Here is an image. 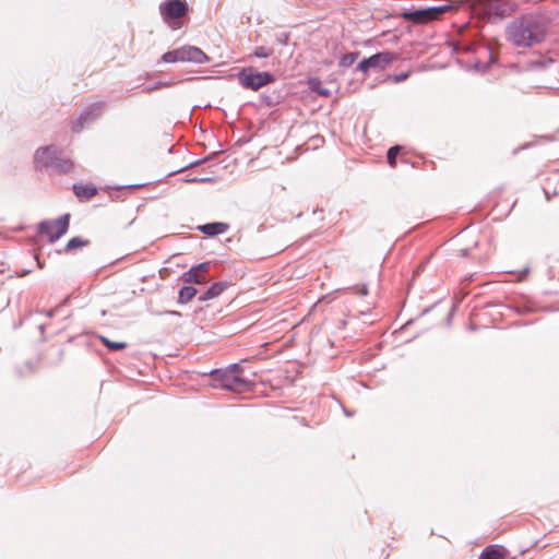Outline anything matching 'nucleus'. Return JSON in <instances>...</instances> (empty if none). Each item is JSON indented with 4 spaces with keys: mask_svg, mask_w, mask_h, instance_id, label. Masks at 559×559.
Wrapping results in <instances>:
<instances>
[{
    "mask_svg": "<svg viewBox=\"0 0 559 559\" xmlns=\"http://www.w3.org/2000/svg\"><path fill=\"white\" fill-rule=\"evenodd\" d=\"M548 24L544 17L526 14L511 22L506 29L507 39L516 47H532L546 36Z\"/></svg>",
    "mask_w": 559,
    "mask_h": 559,
    "instance_id": "obj_1",
    "label": "nucleus"
},
{
    "mask_svg": "<svg viewBox=\"0 0 559 559\" xmlns=\"http://www.w3.org/2000/svg\"><path fill=\"white\" fill-rule=\"evenodd\" d=\"M36 169L49 170L57 175H66L73 168V162L63 157L62 152L55 145H46L36 150L34 154Z\"/></svg>",
    "mask_w": 559,
    "mask_h": 559,
    "instance_id": "obj_2",
    "label": "nucleus"
},
{
    "mask_svg": "<svg viewBox=\"0 0 559 559\" xmlns=\"http://www.w3.org/2000/svg\"><path fill=\"white\" fill-rule=\"evenodd\" d=\"M160 61L165 63L193 62L203 64L209 62L210 58L199 47L186 45L164 52L160 57Z\"/></svg>",
    "mask_w": 559,
    "mask_h": 559,
    "instance_id": "obj_3",
    "label": "nucleus"
},
{
    "mask_svg": "<svg viewBox=\"0 0 559 559\" xmlns=\"http://www.w3.org/2000/svg\"><path fill=\"white\" fill-rule=\"evenodd\" d=\"M188 11L186 0H165L159 4L163 21L174 31L182 27V17L188 14Z\"/></svg>",
    "mask_w": 559,
    "mask_h": 559,
    "instance_id": "obj_4",
    "label": "nucleus"
},
{
    "mask_svg": "<svg viewBox=\"0 0 559 559\" xmlns=\"http://www.w3.org/2000/svg\"><path fill=\"white\" fill-rule=\"evenodd\" d=\"M243 88L258 91L275 81V75L267 71H258L252 67L242 68L237 73Z\"/></svg>",
    "mask_w": 559,
    "mask_h": 559,
    "instance_id": "obj_5",
    "label": "nucleus"
},
{
    "mask_svg": "<svg viewBox=\"0 0 559 559\" xmlns=\"http://www.w3.org/2000/svg\"><path fill=\"white\" fill-rule=\"evenodd\" d=\"M70 219V213H66L57 219H44L37 224V234L40 236H47L48 241L50 243H55L68 233Z\"/></svg>",
    "mask_w": 559,
    "mask_h": 559,
    "instance_id": "obj_6",
    "label": "nucleus"
},
{
    "mask_svg": "<svg viewBox=\"0 0 559 559\" xmlns=\"http://www.w3.org/2000/svg\"><path fill=\"white\" fill-rule=\"evenodd\" d=\"M210 378L214 382V386L227 391H240L251 386V382L249 380L241 376L231 374L226 368L212 370L210 372Z\"/></svg>",
    "mask_w": 559,
    "mask_h": 559,
    "instance_id": "obj_7",
    "label": "nucleus"
},
{
    "mask_svg": "<svg viewBox=\"0 0 559 559\" xmlns=\"http://www.w3.org/2000/svg\"><path fill=\"white\" fill-rule=\"evenodd\" d=\"M396 59L397 56L394 52L389 50L379 51L360 60L354 69V72H360L365 76L371 69L376 71L385 70Z\"/></svg>",
    "mask_w": 559,
    "mask_h": 559,
    "instance_id": "obj_8",
    "label": "nucleus"
},
{
    "mask_svg": "<svg viewBox=\"0 0 559 559\" xmlns=\"http://www.w3.org/2000/svg\"><path fill=\"white\" fill-rule=\"evenodd\" d=\"M518 9L515 0H484V10L491 21L510 16Z\"/></svg>",
    "mask_w": 559,
    "mask_h": 559,
    "instance_id": "obj_9",
    "label": "nucleus"
},
{
    "mask_svg": "<svg viewBox=\"0 0 559 559\" xmlns=\"http://www.w3.org/2000/svg\"><path fill=\"white\" fill-rule=\"evenodd\" d=\"M105 108V103L97 102L88 106L78 119L72 122V131L81 132L86 124L95 121L98 117H100L103 110Z\"/></svg>",
    "mask_w": 559,
    "mask_h": 559,
    "instance_id": "obj_10",
    "label": "nucleus"
},
{
    "mask_svg": "<svg viewBox=\"0 0 559 559\" xmlns=\"http://www.w3.org/2000/svg\"><path fill=\"white\" fill-rule=\"evenodd\" d=\"M396 16L415 25H425L433 22L430 7L420 9H404Z\"/></svg>",
    "mask_w": 559,
    "mask_h": 559,
    "instance_id": "obj_11",
    "label": "nucleus"
},
{
    "mask_svg": "<svg viewBox=\"0 0 559 559\" xmlns=\"http://www.w3.org/2000/svg\"><path fill=\"white\" fill-rule=\"evenodd\" d=\"M72 190L80 202H87L98 193L97 188L91 183H73Z\"/></svg>",
    "mask_w": 559,
    "mask_h": 559,
    "instance_id": "obj_12",
    "label": "nucleus"
},
{
    "mask_svg": "<svg viewBox=\"0 0 559 559\" xmlns=\"http://www.w3.org/2000/svg\"><path fill=\"white\" fill-rule=\"evenodd\" d=\"M37 360L28 359L22 365H16L13 368V376L16 380L26 379L37 371Z\"/></svg>",
    "mask_w": 559,
    "mask_h": 559,
    "instance_id": "obj_13",
    "label": "nucleus"
},
{
    "mask_svg": "<svg viewBox=\"0 0 559 559\" xmlns=\"http://www.w3.org/2000/svg\"><path fill=\"white\" fill-rule=\"evenodd\" d=\"M229 283L226 281L215 282L210 287H207L199 297L200 302H204L211 299L218 297L227 287Z\"/></svg>",
    "mask_w": 559,
    "mask_h": 559,
    "instance_id": "obj_14",
    "label": "nucleus"
},
{
    "mask_svg": "<svg viewBox=\"0 0 559 559\" xmlns=\"http://www.w3.org/2000/svg\"><path fill=\"white\" fill-rule=\"evenodd\" d=\"M228 229L229 225L224 222H212L198 226V230L210 237L222 235Z\"/></svg>",
    "mask_w": 559,
    "mask_h": 559,
    "instance_id": "obj_15",
    "label": "nucleus"
},
{
    "mask_svg": "<svg viewBox=\"0 0 559 559\" xmlns=\"http://www.w3.org/2000/svg\"><path fill=\"white\" fill-rule=\"evenodd\" d=\"M212 280L213 277H204L203 275L193 271L191 267L183 272L179 277V281L190 285H205Z\"/></svg>",
    "mask_w": 559,
    "mask_h": 559,
    "instance_id": "obj_16",
    "label": "nucleus"
},
{
    "mask_svg": "<svg viewBox=\"0 0 559 559\" xmlns=\"http://www.w3.org/2000/svg\"><path fill=\"white\" fill-rule=\"evenodd\" d=\"M543 190L547 201H550L554 197L559 194V173L546 179Z\"/></svg>",
    "mask_w": 559,
    "mask_h": 559,
    "instance_id": "obj_17",
    "label": "nucleus"
},
{
    "mask_svg": "<svg viewBox=\"0 0 559 559\" xmlns=\"http://www.w3.org/2000/svg\"><path fill=\"white\" fill-rule=\"evenodd\" d=\"M507 549L500 545H489L483 549L479 559H506Z\"/></svg>",
    "mask_w": 559,
    "mask_h": 559,
    "instance_id": "obj_18",
    "label": "nucleus"
},
{
    "mask_svg": "<svg viewBox=\"0 0 559 559\" xmlns=\"http://www.w3.org/2000/svg\"><path fill=\"white\" fill-rule=\"evenodd\" d=\"M198 294V289L193 285H183L178 292L177 302L186 305L190 302Z\"/></svg>",
    "mask_w": 559,
    "mask_h": 559,
    "instance_id": "obj_19",
    "label": "nucleus"
},
{
    "mask_svg": "<svg viewBox=\"0 0 559 559\" xmlns=\"http://www.w3.org/2000/svg\"><path fill=\"white\" fill-rule=\"evenodd\" d=\"M91 245L88 239H84L80 236L72 237L68 240L66 247L62 250H59L58 253H69L75 249L87 247Z\"/></svg>",
    "mask_w": 559,
    "mask_h": 559,
    "instance_id": "obj_20",
    "label": "nucleus"
},
{
    "mask_svg": "<svg viewBox=\"0 0 559 559\" xmlns=\"http://www.w3.org/2000/svg\"><path fill=\"white\" fill-rule=\"evenodd\" d=\"M193 80H197V78H187V79L179 80V81H173V80L157 81L154 84L146 86L144 88V91L146 93H152L154 91H158V90H162V88H165V87H171V86H174V85H176L178 83L189 82V81H193Z\"/></svg>",
    "mask_w": 559,
    "mask_h": 559,
    "instance_id": "obj_21",
    "label": "nucleus"
},
{
    "mask_svg": "<svg viewBox=\"0 0 559 559\" xmlns=\"http://www.w3.org/2000/svg\"><path fill=\"white\" fill-rule=\"evenodd\" d=\"M308 86L311 92H314L318 95H321L324 97H329L331 95V92L323 86L321 80L318 78H310L308 80Z\"/></svg>",
    "mask_w": 559,
    "mask_h": 559,
    "instance_id": "obj_22",
    "label": "nucleus"
},
{
    "mask_svg": "<svg viewBox=\"0 0 559 559\" xmlns=\"http://www.w3.org/2000/svg\"><path fill=\"white\" fill-rule=\"evenodd\" d=\"M99 341L109 352H119L128 347L126 342L110 341L108 337L103 335L99 336Z\"/></svg>",
    "mask_w": 559,
    "mask_h": 559,
    "instance_id": "obj_23",
    "label": "nucleus"
},
{
    "mask_svg": "<svg viewBox=\"0 0 559 559\" xmlns=\"http://www.w3.org/2000/svg\"><path fill=\"white\" fill-rule=\"evenodd\" d=\"M457 5H455L454 3H447V4H441V5H433V7H430V10H431V15H432V19H433V22L435 21H438L441 19V16L451 11V10H454Z\"/></svg>",
    "mask_w": 559,
    "mask_h": 559,
    "instance_id": "obj_24",
    "label": "nucleus"
},
{
    "mask_svg": "<svg viewBox=\"0 0 559 559\" xmlns=\"http://www.w3.org/2000/svg\"><path fill=\"white\" fill-rule=\"evenodd\" d=\"M359 56H360L359 51H352V52L344 53L340 58L338 66L342 68H349L355 63V61L359 58Z\"/></svg>",
    "mask_w": 559,
    "mask_h": 559,
    "instance_id": "obj_25",
    "label": "nucleus"
},
{
    "mask_svg": "<svg viewBox=\"0 0 559 559\" xmlns=\"http://www.w3.org/2000/svg\"><path fill=\"white\" fill-rule=\"evenodd\" d=\"M403 147L401 145L391 146L386 152L388 164L391 167H396L397 156L401 154Z\"/></svg>",
    "mask_w": 559,
    "mask_h": 559,
    "instance_id": "obj_26",
    "label": "nucleus"
},
{
    "mask_svg": "<svg viewBox=\"0 0 559 559\" xmlns=\"http://www.w3.org/2000/svg\"><path fill=\"white\" fill-rule=\"evenodd\" d=\"M213 265V262L211 261H205V262H202V263H198V264H194L191 266V269L193 271H195L197 273L203 275L204 277H213L211 274H210V271H211V267Z\"/></svg>",
    "mask_w": 559,
    "mask_h": 559,
    "instance_id": "obj_27",
    "label": "nucleus"
},
{
    "mask_svg": "<svg viewBox=\"0 0 559 559\" xmlns=\"http://www.w3.org/2000/svg\"><path fill=\"white\" fill-rule=\"evenodd\" d=\"M143 186H144L143 183H140V185H129V186L117 187L115 189L116 193L111 195V199L112 200H123L124 189H136V188H141Z\"/></svg>",
    "mask_w": 559,
    "mask_h": 559,
    "instance_id": "obj_28",
    "label": "nucleus"
},
{
    "mask_svg": "<svg viewBox=\"0 0 559 559\" xmlns=\"http://www.w3.org/2000/svg\"><path fill=\"white\" fill-rule=\"evenodd\" d=\"M272 48H266L263 46L255 47L253 51V56L257 58H269L270 56H272Z\"/></svg>",
    "mask_w": 559,
    "mask_h": 559,
    "instance_id": "obj_29",
    "label": "nucleus"
},
{
    "mask_svg": "<svg viewBox=\"0 0 559 559\" xmlns=\"http://www.w3.org/2000/svg\"><path fill=\"white\" fill-rule=\"evenodd\" d=\"M489 55H490V57H489V62L488 63H484V62H480V61H477L475 63V68L477 70L486 71V70L489 69L490 63H496L497 62V58L495 57V55H493V52L491 50H489Z\"/></svg>",
    "mask_w": 559,
    "mask_h": 559,
    "instance_id": "obj_30",
    "label": "nucleus"
},
{
    "mask_svg": "<svg viewBox=\"0 0 559 559\" xmlns=\"http://www.w3.org/2000/svg\"><path fill=\"white\" fill-rule=\"evenodd\" d=\"M275 40H276L277 44H280L282 46L287 45L288 40H289V33L281 32L278 34H276Z\"/></svg>",
    "mask_w": 559,
    "mask_h": 559,
    "instance_id": "obj_31",
    "label": "nucleus"
},
{
    "mask_svg": "<svg viewBox=\"0 0 559 559\" xmlns=\"http://www.w3.org/2000/svg\"><path fill=\"white\" fill-rule=\"evenodd\" d=\"M226 369L230 371V373L234 376H241V372L243 370L241 365L237 362L229 365Z\"/></svg>",
    "mask_w": 559,
    "mask_h": 559,
    "instance_id": "obj_32",
    "label": "nucleus"
},
{
    "mask_svg": "<svg viewBox=\"0 0 559 559\" xmlns=\"http://www.w3.org/2000/svg\"><path fill=\"white\" fill-rule=\"evenodd\" d=\"M69 298H66L63 302L59 304L57 307L51 308L49 310H45V314L48 318H52L56 316V313L63 307V305L68 301Z\"/></svg>",
    "mask_w": 559,
    "mask_h": 559,
    "instance_id": "obj_33",
    "label": "nucleus"
},
{
    "mask_svg": "<svg viewBox=\"0 0 559 559\" xmlns=\"http://www.w3.org/2000/svg\"><path fill=\"white\" fill-rule=\"evenodd\" d=\"M409 78V72H402L400 74L394 75V82L401 83Z\"/></svg>",
    "mask_w": 559,
    "mask_h": 559,
    "instance_id": "obj_34",
    "label": "nucleus"
},
{
    "mask_svg": "<svg viewBox=\"0 0 559 559\" xmlns=\"http://www.w3.org/2000/svg\"><path fill=\"white\" fill-rule=\"evenodd\" d=\"M552 59H548L547 61H544V60H538V61H535L533 63V66L535 68H539V69H544L546 67L547 63H552Z\"/></svg>",
    "mask_w": 559,
    "mask_h": 559,
    "instance_id": "obj_35",
    "label": "nucleus"
},
{
    "mask_svg": "<svg viewBox=\"0 0 559 559\" xmlns=\"http://www.w3.org/2000/svg\"><path fill=\"white\" fill-rule=\"evenodd\" d=\"M213 179L210 178V177H202V178H192V179H189L188 181L189 182H211Z\"/></svg>",
    "mask_w": 559,
    "mask_h": 559,
    "instance_id": "obj_36",
    "label": "nucleus"
},
{
    "mask_svg": "<svg viewBox=\"0 0 559 559\" xmlns=\"http://www.w3.org/2000/svg\"><path fill=\"white\" fill-rule=\"evenodd\" d=\"M357 293L361 296H366L368 294L367 285H361L357 287Z\"/></svg>",
    "mask_w": 559,
    "mask_h": 559,
    "instance_id": "obj_37",
    "label": "nucleus"
},
{
    "mask_svg": "<svg viewBox=\"0 0 559 559\" xmlns=\"http://www.w3.org/2000/svg\"><path fill=\"white\" fill-rule=\"evenodd\" d=\"M210 159H211V157H210V156H207V157H204L203 159L195 160L194 163H192V164H190L189 166H187V168H191V167H193V166H195V165H199V164H201V163H203V162H205V160H210ZM183 169H186V167H185Z\"/></svg>",
    "mask_w": 559,
    "mask_h": 559,
    "instance_id": "obj_38",
    "label": "nucleus"
},
{
    "mask_svg": "<svg viewBox=\"0 0 559 559\" xmlns=\"http://www.w3.org/2000/svg\"><path fill=\"white\" fill-rule=\"evenodd\" d=\"M35 259H36V261H37V265H38V267H39V269H43V267H44V262H41V261L39 260L38 255H35Z\"/></svg>",
    "mask_w": 559,
    "mask_h": 559,
    "instance_id": "obj_39",
    "label": "nucleus"
},
{
    "mask_svg": "<svg viewBox=\"0 0 559 559\" xmlns=\"http://www.w3.org/2000/svg\"><path fill=\"white\" fill-rule=\"evenodd\" d=\"M343 411H344L345 416H347V417L354 416V412H350V411H348L346 408H343Z\"/></svg>",
    "mask_w": 559,
    "mask_h": 559,
    "instance_id": "obj_40",
    "label": "nucleus"
},
{
    "mask_svg": "<svg viewBox=\"0 0 559 559\" xmlns=\"http://www.w3.org/2000/svg\"><path fill=\"white\" fill-rule=\"evenodd\" d=\"M468 254V249H463L462 250V255L466 257Z\"/></svg>",
    "mask_w": 559,
    "mask_h": 559,
    "instance_id": "obj_41",
    "label": "nucleus"
},
{
    "mask_svg": "<svg viewBox=\"0 0 559 559\" xmlns=\"http://www.w3.org/2000/svg\"><path fill=\"white\" fill-rule=\"evenodd\" d=\"M100 314H102L103 317H105V316L107 314V311H106V310H102Z\"/></svg>",
    "mask_w": 559,
    "mask_h": 559,
    "instance_id": "obj_42",
    "label": "nucleus"
}]
</instances>
